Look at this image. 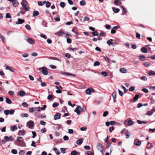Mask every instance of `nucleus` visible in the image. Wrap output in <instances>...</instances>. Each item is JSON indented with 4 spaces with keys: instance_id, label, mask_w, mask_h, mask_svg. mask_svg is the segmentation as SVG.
Returning a JSON list of instances; mask_svg holds the SVG:
<instances>
[{
    "instance_id": "nucleus-55",
    "label": "nucleus",
    "mask_w": 155,
    "mask_h": 155,
    "mask_svg": "<svg viewBox=\"0 0 155 155\" xmlns=\"http://www.w3.org/2000/svg\"><path fill=\"white\" fill-rule=\"evenodd\" d=\"M23 8V9L25 10L26 11H28L29 10V7H27L26 6H24L22 7Z\"/></svg>"
},
{
    "instance_id": "nucleus-26",
    "label": "nucleus",
    "mask_w": 155,
    "mask_h": 155,
    "mask_svg": "<svg viewBox=\"0 0 155 155\" xmlns=\"http://www.w3.org/2000/svg\"><path fill=\"white\" fill-rule=\"evenodd\" d=\"M55 34L57 35L58 36H60L63 35L64 34H66L62 31H59L56 34Z\"/></svg>"
},
{
    "instance_id": "nucleus-32",
    "label": "nucleus",
    "mask_w": 155,
    "mask_h": 155,
    "mask_svg": "<svg viewBox=\"0 0 155 155\" xmlns=\"http://www.w3.org/2000/svg\"><path fill=\"white\" fill-rule=\"evenodd\" d=\"M6 103L8 104H11L12 103V101L8 98H6Z\"/></svg>"
},
{
    "instance_id": "nucleus-38",
    "label": "nucleus",
    "mask_w": 155,
    "mask_h": 155,
    "mask_svg": "<svg viewBox=\"0 0 155 155\" xmlns=\"http://www.w3.org/2000/svg\"><path fill=\"white\" fill-rule=\"evenodd\" d=\"M128 124L129 125H132L134 124V122L132 120H130L128 121Z\"/></svg>"
},
{
    "instance_id": "nucleus-27",
    "label": "nucleus",
    "mask_w": 155,
    "mask_h": 155,
    "mask_svg": "<svg viewBox=\"0 0 155 155\" xmlns=\"http://www.w3.org/2000/svg\"><path fill=\"white\" fill-rule=\"evenodd\" d=\"M53 150L55 151L57 155H59L60 153L59 151L56 148H54Z\"/></svg>"
},
{
    "instance_id": "nucleus-60",
    "label": "nucleus",
    "mask_w": 155,
    "mask_h": 155,
    "mask_svg": "<svg viewBox=\"0 0 155 155\" xmlns=\"http://www.w3.org/2000/svg\"><path fill=\"white\" fill-rule=\"evenodd\" d=\"M117 93L116 92L114 91L112 94V96L113 98H116V94Z\"/></svg>"
},
{
    "instance_id": "nucleus-35",
    "label": "nucleus",
    "mask_w": 155,
    "mask_h": 155,
    "mask_svg": "<svg viewBox=\"0 0 155 155\" xmlns=\"http://www.w3.org/2000/svg\"><path fill=\"white\" fill-rule=\"evenodd\" d=\"M80 4L81 5L84 6L86 4V2L84 0H82L80 2Z\"/></svg>"
},
{
    "instance_id": "nucleus-2",
    "label": "nucleus",
    "mask_w": 155,
    "mask_h": 155,
    "mask_svg": "<svg viewBox=\"0 0 155 155\" xmlns=\"http://www.w3.org/2000/svg\"><path fill=\"white\" fill-rule=\"evenodd\" d=\"M97 149L100 151L102 155L103 153V145L101 143H98L97 144Z\"/></svg>"
},
{
    "instance_id": "nucleus-61",
    "label": "nucleus",
    "mask_w": 155,
    "mask_h": 155,
    "mask_svg": "<svg viewBox=\"0 0 155 155\" xmlns=\"http://www.w3.org/2000/svg\"><path fill=\"white\" fill-rule=\"evenodd\" d=\"M0 38L2 39V41L4 42L5 38V37L2 35H0Z\"/></svg>"
},
{
    "instance_id": "nucleus-40",
    "label": "nucleus",
    "mask_w": 155,
    "mask_h": 155,
    "mask_svg": "<svg viewBox=\"0 0 155 155\" xmlns=\"http://www.w3.org/2000/svg\"><path fill=\"white\" fill-rule=\"evenodd\" d=\"M92 35L94 36H97L98 35V33L97 31H93L92 32Z\"/></svg>"
},
{
    "instance_id": "nucleus-39",
    "label": "nucleus",
    "mask_w": 155,
    "mask_h": 155,
    "mask_svg": "<svg viewBox=\"0 0 155 155\" xmlns=\"http://www.w3.org/2000/svg\"><path fill=\"white\" fill-rule=\"evenodd\" d=\"M100 64V63L98 61H96L94 62V66H99Z\"/></svg>"
},
{
    "instance_id": "nucleus-24",
    "label": "nucleus",
    "mask_w": 155,
    "mask_h": 155,
    "mask_svg": "<svg viewBox=\"0 0 155 155\" xmlns=\"http://www.w3.org/2000/svg\"><path fill=\"white\" fill-rule=\"evenodd\" d=\"M152 147V144L150 142H148L147 146H146L147 149H150Z\"/></svg>"
},
{
    "instance_id": "nucleus-64",
    "label": "nucleus",
    "mask_w": 155,
    "mask_h": 155,
    "mask_svg": "<svg viewBox=\"0 0 155 155\" xmlns=\"http://www.w3.org/2000/svg\"><path fill=\"white\" fill-rule=\"evenodd\" d=\"M63 139L65 140H67L69 139V137L66 135L64 136L63 137Z\"/></svg>"
},
{
    "instance_id": "nucleus-8",
    "label": "nucleus",
    "mask_w": 155,
    "mask_h": 155,
    "mask_svg": "<svg viewBox=\"0 0 155 155\" xmlns=\"http://www.w3.org/2000/svg\"><path fill=\"white\" fill-rule=\"evenodd\" d=\"M26 41L30 44L33 45L35 43V41L32 38L27 37Z\"/></svg>"
},
{
    "instance_id": "nucleus-29",
    "label": "nucleus",
    "mask_w": 155,
    "mask_h": 155,
    "mask_svg": "<svg viewBox=\"0 0 155 155\" xmlns=\"http://www.w3.org/2000/svg\"><path fill=\"white\" fill-rule=\"evenodd\" d=\"M85 93H86V94H89V95L91 94V92L90 89L88 88V89H87L85 90Z\"/></svg>"
},
{
    "instance_id": "nucleus-31",
    "label": "nucleus",
    "mask_w": 155,
    "mask_h": 155,
    "mask_svg": "<svg viewBox=\"0 0 155 155\" xmlns=\"http://www.w3.org/2000/svg\"><path fill=\"white\" fill-rule=\"evenodd\" d=\"M139 58L140 60L142 61H144L145 60V57L143 55H140L139 56Z\"/></svg>"
},
{
    "instance_id": "nucleus-7",
    "label": "nucleus",
    "mask_w": 155,
    "mask_h": 155,
    "mask_svg": "<svg viewBox=\"0 0 155 155\" xmlns=\"http://www.w3.org/2000/svg\"><path fill=\"white\" fill-rule=\"evenodd\" d=\"M4 139L5 140L6 142L9 141H13L14 140L13 137L12 136H10L9 137L8 136H5L4 137Z\"/></svg>"
},
{
    "instance_id": "nucleus-4",
    "label": "nucleus",
    "mask_w": 155,
    "mask_h": 155,
    "mask_svg": "<svg viewBox=\"0 0 155 155\" xmlns=\"http://www.w3.org/2000/svg\"><path fill=\"white\" fill-rule=\"evenodd\" d=\"M8 1L12 2V3L13 6L15 7H16L18 5V2L17 0H7Z\"/></svg>"
},
{
    "instance_id": "nucleus-58",
    "label": "nucleus",
    "mask_w": 155,
    "mask_h": 155,
    "mask_svg": "<svg viewBox=\"0 0 155 155\" xmlns=\"http://www.w3.org/2000/svg\"><path fill=\"white\" fill-rule=\"evenodd\" d=\"M68 49L70 51L71 50V51H75L77 50V49L76 48H68Z\"/></svg>"
},
{
    "instance_id": "nucleus-45",
    "label": "nucleus",
    "mask_w": 155,
    "mask_h": 155,
    "mask_svg": "<svg viewBox=\"0 0 155 155\" xmlns=\"http://www.w3.org/2000/svg\"><path fill=\"white\" fill-rule=\"evenodd\" d=\"M121 87L124 90V93H126V92L128 91V90L124 86L121 85Z\"/></svg>"
},
{
    "instance_id": "nucleus-54",
    "label": "nucleus",
    "mask_w": 155,
    "mask_h": 155,
    "mask_svg": "<svg viewBox=\"0 0 155 155\" xmlns=\"http://www.w3.org/2000/svg\"><path fill=\"white\" fill-rule=\"evenodd\" d=\"M23 8V9L25 10L26 11H28L29 10V7H27L26 6H24L22 7Z\"/></svg>"
},
{
    "instance_id": "nucleus-16",
    "label": "nucleus",
    "mask_w": 155,
    "mask_h": 155,
    "mask_svg": "<svg viewBox=\"0 0 155 155\" xmlns=\"http://www.w3.org/2000/svg\"><path fill=\"white\" fill-rule=\"evenodd\" d=\"M61 74H62L64 75H73V76H75V75H73L70 73H67L66 72H64V71H61Z\"/></svg>"
},
{
    "instance_id": "nucleus-63",
    "label": "nucleus",
    "mask_w": 155,
    "mask_h": 155,
    "mask_svg": "<svg viewBox=\"0 0 155 155\" xmlns=\"http://www.w3.org/2000/svg\"><path fill=\"white\" fill-rule=\"evenodd\" d=\"M25 153V152L24 150H21L20 151L19 153L20 155H23Z\"/></svg>"
},
{
    "instance_id": "nucleus-37",
    "label": "nucleus",
    "mask_w": 155,
    "mask_h": 155,
    "mask_svg": "<svg viewBox=\"0 0 155 155\" xmlns=\"http://www.w3.org/2000/svg\"><path fill=\"white\" fill-rule=\"evenodd\" d=\"M6 18H12V16L10 13H7L6 15Z\"/></svg>"
},
{
    "instance_id": "nucleus-20",
    "label": "nucleus",
    "mask_w": 155,
    "mask_h": 155,
    "mask_svg": "<svg viewBox=\"0 0 155 155\" xmlns=\"http://www.w3.org/2000/svg\"><path fill=\"white\" fill-rule=\"evenodd\" d=\"M17 129V127L16 125H13L11 127V130L12 131H15Z\"/></svg>"
},
{
    "instance_id": "nucleus-28",
    "label": "nucleus",
    "mask_w": 155,
    "mask_h": 155,
    "mask_svg": "<svg viewBox=\"0 0 155 155\" xmlns=\"http://www.w3.org/2000/svg\"><path fill=\"white\" fill-rule=\"evenodd\" d=\"M137 122L139 124H146L147 123V121H141L139 120H137Z\"/></svg>"
},
{
    "instance_id": "nucleus-50",
    "label": "nucleus",
    "mask_w": 155,
    "mask_h": 155,
    "mask_svg": "<svg viewBox=\"0 0 155 155\" xmlns=\"http://www.w3.org/2000/svg\"><path fill=\"white\" fill-rule=\"evenodd\" d=\"M99 35L101 36H104V37H105L106 36V34L102 32H100Z\"/></svg>"
},
{
    "instance_id": "nucleus-23",
    "label": "nucleus",
    "mask_w": 155,
    "mask_h": 155,
    "mask_svg": "<svg viewBox=\"0 0 155 155\" xmlns=\"http://www.w3.org/2000/svg\"><path fill=\"white\" fill-rule=\"evenodd\" d=\"M142 52L144 53H146L147 52V48L145 47H143L141 48Z\"/></svg>"
},
{
    "instance_id": "nucleus-17",
    "label": "nucleus",
    "mask_w": 155,
    "mask_h": 155,
    "mask_svg": "<svg viewBox=\"0 0 155 155\" xmlns=\"http://www.w3.org/2000/svg\"><path fill=\"white\" fill-rule=\"evenodd\" d=\"M28 3V2L26 0H24L21 2V4L22 6V7L24 6H27V4Z\"/></svg>"
},
{
    "instance_id": "nucleus-43",
    "label": "nucleus",
    "mask_w": 155,
    "mask_h": 155,
    "mask_svg": "<svg viewBox=\"0 0 155 155\" xmlns=\"http://www.w3.org/2000/svg\"><path fill=\"white\" fill-rule=\"evenodd\" d=\"M111 142H108L106 145V148L107 149L109 148L110 146H111Z\"/></svg>"
},
{
    "instance_id": "nucleus-18",
    "label": "nucleus",
    "mask_w": 155,
    "mask_h": 155,
    "mask_svg": "<svg viewBox=\"0 0 155 155\" xmlns=\"http://www.w3.org/2000/svg\"><path fill=\"white\" fill-rule=\"evenodd\" d=\"M39 14V12L37 11H34L33 13V15L34 17H36Z\"/></svg>"
},
{
    "instance_id": "nucleus-53",
    "label": "nucleus",
    "mask_w": 155,
    "mask_h": 155,
    "mask_svg": "<svg viewBox=\"0 0 155 155\" xmlns=\"http://www.w3.org/2000/svg\"><path fill=\"white\" fill-rule=\"evenodd\" d=\"M101 74L104 77H106L107 76V74L105 71H102L101 72Z\"/></svg>"
},
{
    "instance_id": "nucleus-59",
    "label": "nucleus",
    "mask_w": 155,
    "mask_h": 155,
    "mask_svg": "<svg viewBox=\"0 0 155 155\" xmlns=\"http://www.w3.org/2000/svg\"><path fill=\"white\" fill-rule=\"evenodd\" d=\"M8 94L12 96L14 95L15 93L13 91H10L8 92Z\"/></svg>"
},
{
    "instance_id": "nucleus-52",
    "label": "nucleus",
    "mask_w": 155,
    "mask_h": 155,
    "mask_svg": "<svg viewBox=\"0 0 155 155\" xmlns=\"http://www.w3.org/2000/svg\"><path fill=\"white\" fill-rule=\"evenodd\" d=\"M25 28L27 29L28 30H30L31 29V27L30 26L28 25H26L25 26Z\"/></svg>"
},
{
    "instance_id": "nucleus-1",
    "label": "nucleus",
    "mask_w": 155,
    "mask_h": 155,
    "mask_svg": "<svg viewBox=\"0 0 155 155\" xmlns=\"http://www.w3.org/2000/svg\"><path fill=\"white\" fill-rule=\"evenodd\" d=\"M39 70L44 75H47L48 74L47 68L45 67H43L39 68Z\"/></svg>"
},
{
    "instance_id": "nucleus-15",
    "label": "nucleus",
    "mask_w": 155,
    "mask_h": 155,
    "mask_svg": "<svg viewBox=\"0 0 155 155\" xmlns=\"http://www.w3.org/2000/svg\"><path fill=\"white\" fill-rule=\"evenodd\" d=\"M84 139L83 138H81L78 140L76 141V143L78 145H80L81 144L83 141Z\"/></svg>"
},
{
    "instance_id": "nucleus-19",
    "label": "nucleus",
    "mask_w": 155,
    "mask_h": 155,
    "mask_svg": "<svg viewBox=\"0 0 155 155\" xmlns=\"http://www.w3.org/2000/svg\"><path fill=\"white\" fill-rule=\"evenodd\" d=\"M149 75H155V72L154 71L150 70L149 72L147 73Z\"/></svg>"
},
{
    "instance_id": "nucleus-41",
    "label": "nucleus",
    "mask_w": 155,
    "mask_h": 155,
    "mask_svg": "<svg viewBox=\"0 0 155 155\" xmlns=\"http://www.w3.org/2000/svg\"><path fill=\"white\" fill-rule=\"evenodd\" d=\"M139 95L138 94H136L135 95L134 97V100L136 101L138 100V98H139Z\"/></svg>"
},
{
    "instance_id": "nucleus-34",
    "label": "nucleus",
    "mask_w": 155,
    "mask_h": 155,
    "mask_svg": "<svg viewBox=\"0 0 155 155\" xmlns=\"http://www.w3.org/2000/svg\"><path fill=\"white\" fill-rule=\"evenodd\" d=\"M113 40L112 39H111L110 40H108L107 41V43L108 44V45L110 46L111 45H112V46H113V42H111V41H112Z\"/></svg>"
},
{
    "instance_id": "nucleus-44",
    "label": "nucleus",
    "mask_w": 155,
    "mask_h": 155,
    "mask_svg": "<svg viewBox=\"0 0 155 155\" xmlns=\"http://www.w3.org/2000/svg\"><path fill=\"white\" fill-rule=\"evenodd\" d=\"M77 154V152L76 151L74 150L72 151L71 153V155H76Z\"/></svg>"
},
{
    "instance_id": "nucleus-30",
    "label": "nucleus",
    "mask_w": 155,
    "mask_h": 155,
    "mask_svg": "<svg viewBox=\"0 0 155 155\" xmlns=\"http://www.w3.org/2000/svg\"><path fill=\"white\" fill-rule=\"evenodd\" d=\"M112 9L114 12L116 13L120 11L119 8H115L114 7L112 8Z\"/></svg>"
},
{
    "instance_id": "nucleus-36",
    "label": "nucleus",
    "mask_w": 155,
    "mask_h": 155,
    "mask_svg": "<svg viewBox=\"0 0 155 155\" xmlns=\"http://www.w3.org/2000/svg\"><path fill=\"white\" fill-rule=\"evenodd\" d=\"M60 6L62 8H64L65 6V4L64 2H62L60 3Z\"/></svg>"
},
{
    "instance_id": "nucleus-51",
    "label": "nucleus",
    "mask_w": 155,
    "mask_h": 155,
    "mask_svg": "<svg viewBox=\"0 0 155 155\" xmlns=\"http://www.w3.org/2000/svg\"><path fill=\"white\" fill-rule=\"evenodd\" d=\"M54 20L56 21H59L60 20V17L58 15L56 18H54Z\"/></svg>"
},
{
    "instance_id": "nucleus-14",
    "label": "nucleus",
    "mask_w": 155,
    "mask_h": 155,
    "mask_svg": "<svg viewBox=\"0 0 155 155\" xmlns=\"http://www.w3.org/2000/svg\"><path fill=\"white\" fill-rule=\"evenodd\" d=\"M53 125L55 126V128L56 130H58L60 128H63L61 124H53Z\"/></svg>"
},
{
    "instance_id": "nucleus-9",
    "label": "nucleus",
    "mask_w": 155,
    "mask_h": 155,
    "mask_svg": "<svg viewBox=\"0 0 155 155\" xmlns=\"http://www.w3.org/2000/svg\"><path fill=\"white\" fill-rule=\"evenodd\" d=\"M37 109V111H40V107H31L29 109V111L30 112H32L34 110V109Z\"/></svg>"
},
{
    "instance_id": "nucleus-33",
    "label": "nucleus",
    "mask_w": 155,
    "mask_h": 155,
    "mask_svg": "<svg viewBox=\"0 0 155 155\" xmlns=\"http://www.w3.org/2000/svg\"><path fill=\"white\" fill-rule=\"evenodd\" d=\"M59 105V103L58 102H54L52 105V106L54 108H55L58 106Z\"/></svg>"
},
{
    "instance_id": "nucleus-62",
    "label": "nucleus",
    "mask_w": 155,
    "mask_h": 155,
    "mask_svg": "<svg viewBox=\"0 0 155 155\" xmlns=\"http://www.w3.org/2000/svg\"><path fill=\"white\" fill-rule=\"evenodd\" d=\"M68 133L70 134H73V130L72 129H69L68 130Z\"/></svg>"
},
{
    "instance_id": "nucleus-22",
    "label": "nucleus",
    "mask_w": 155,
    "mask_h": 155,
    "mask_svg": "<svg viewBox=\"0 0 155 155\" xmlns=\"http://www.w3.org/2000/svg\"><path fill=\"white\" fill-rule=\"evenodd\" d=\"M48 58L49 59H50L56 60L60 62H61V60L60 59L55 57H48Z\"/></svg>"
},
{
    "instance_id": "nucleus-6",
    "label": "nucleus",
    "mask_w": 155,
    "mask_h": 155,
    "mask_svg": "<svg viewBox=\"0 0 155 155\" xmlns=\"http://www.w3.org/2000/svg\"><path fill=\"white\" fill-rule=\"evenodd\" d=\"M27 125L30 128H32L34 126V122L32 120H30L27 123Z\"/></svg>"
},
{
    "instance_id": "nucleus-13",
    "label": "nucleus",
    "mask_w": 155,
    "mask_h": 155,
    "mask_svg": "<svg viewBox=\"0 0 155 155\" xmlns=\"http://www.w3.org/2000/svg\"><path fill=\"white\" fill-rule=\"evenodd\" d=\"M5 66L6 68V69L10 71L13 72H14V69L10 66H8L6 65H5Z\"/></svg>"
},
{
    "instance_id": "nucleus-42",
    "label": "nucleus",
    "mask_w": 155,
    "mask_h": 155,
    "mask_svg": "<svg viewBox=\"0 0 155 155\" xmlns=\"http://www.w3.org/2000/svg\"><path fill=\"white\" fill-rule=\"evenodd\" d=\"M121 8L123 9L122 13V15H124V14H125L127 12V11L126 10L125 8H124L122 6H121Z\"/></svg>"
},
{
    "instance_id": "nucleus-56",
    "label": "nucleus",
    "mask_w": 155,
    "mask_h": 155,
    "mask_svg": "<svg viewBox=\"0 0 155 155\" xmlns=\"http://www.w3.org/2000/svg\"><path fill=\"white\" fill-rule=\"evenodd\" d=\"M120 1L119 0H115L114 2V4L116 5H117L118 3L119 4V5L121 4V3L120 2H119Z\"/></svg>"
},
{
    "instance_id": "nucleus-10",
    "label": "nucleus",
    "mask_w": 155,
    "mask_h": 155,
    "mask_svg": "<svg viewBox=\"0 0 155 155\" xmlns=\"http://www.w3.org/2000/svg\"><path fill=\"white\" fill-rule=\"evenodd\" d=\"M141 141L138 139L135 140L134 144L137 146H140L141 145Z\"/></svg>"
},
{
    "instance_id": "nucleus-5",
    "label": "nucleus",
    "mask_w": 155,
    "mask_h": 155,
    "mask_svg": "<svg viewBox=\"0 0 155 155\" xmlns=\"http://www.w3.org/2000/svg\"><path fill=\"white\" fill-rule=\"evenodd\" d=\"M81 109V107L80 105L78 106L74 110V111L78 115L80 114V111Z\"/></svg>"
},
{
    "instance_id": "nucleus-48",
    "label": "nucleus",
    "mask_w": 155,
    "mask_h": 155,
    "mask_svg": "<svg viewBox=\"0 0 155 155\" xmlns=\"http://www.w3.org/2000/svg\"><path fill=\"white\" fill-rule=\"evenodd\" d=\"M144 65L146 67H148L150 66V64L147 62H145L144 63Z\"/></svg>"
},
{
    "instance_id": "nucleus-46",
    "label": "nucleus",
    "mask_w": 155,
    "mask_h": 155,
    "mask_svg": "<svg viewBox=\"0 0 155 155\" xmlns=\"http://www.w3.org/2000/svg\"><path fill=\"white\" fill-rule=\"evenodd\" d=\"M51 5V3L49 2L48 1H47V3L46 4V6L47 8H48Z\"/></svg>"
},
{
    "instance_id": "nucleus-21",
    "label": "nucleus",
    "mask_w": 155,
    "mask_h": 155,
    "mask_svg": "<svg viewBox=\"0 0 155 155\" xmlns=\"http://www.w3.org/2000/svg\"><path fill=\"white\" fill-rule=\"evenodd\" d=\"M25 92L24 91H20L19 92V94L21 97H23L25 95Z\"/></svg>"
},
{
    "instance_id": "nucleus-25",
    "label": "nucleus",
    "mask_w": 155,
    "mask_h": 155,
    "mask_svg": "<svg viewBox=\"0 0 155 155\" xmlns=\"http://www.w3.org/2000/svg\"><path fill=\"white\" fill-rule=\"evenodd\" d=\"M120 71L122 73H125L126 72V69L125 68H122L120 69Z\"/></svg>"
},
{
    "instance_id": "nucleus-3",
    "label": "nucleus",
    "mask_w": 155,
    "mask_h": 155,
    "mask_svg": "<svg viewBox=\"0 0 155 155\" xmlns=\"http://www.w3.org/2000/svg\"><path fill=\"white\" fill-rule=\"evenodd\" d=\"M15 110L13 109L6 110L4 111V113L5 115H7L8 114L12 115L14 114Z\"/></svg>"
},
{
    "instance_id": "nucleus-47",
    "label": "nucleus",
    "mask_w": 155,
    "mask_h": 155,
    "mask_svg": "<svg viewBox=\"0 0 155 155\" xmlns=\"http://www.w3.org/2000/svg\"><path fill=\"white\" fill-rule=\"evenodd\" d=\"M153 112L151 111H148L147 112L146 114L147 115L150 116L152 115Z\"/></svg>"
},
{
    "instance_id": "nucleus-57",
    "label": "nucleus",
    "mask_w": 155,
    "mask_h": 155,
    "mask_svg": "<svg viewBox=\"0 0 155 155\" xmlns=\"http://www.w3.org/2000/svg\"><path fill=\"white\" fill-rule=\"evenodd\" d=\"M22 105L25 107H27L28 105V104L25 102L23 103L22 104Z\"/></svg>"
},
{
    "instance_id": "nucleus-11",
    "label": "nucleus",
    "mask_w": 155,
    "mask_h": 155,
    "mask_svg": "<svg viewBox=\"0 0 155 155\" xmlns=\"http://www.w3.org/2000/svg\"><path fill=\"white\" fill-rule=\"evenodd\" d=\"M25 22V20L24 19H22L20 18H18L17 21H16L15 23L17 25L19 24H22Z\"/></svg>"
},
{
    "instance_id": "nucleus-49",
    "label": "nucleus",
    "mask_w": 155,
    "mask_h": 155,
    "mask_svg": "<svg viewBox=\"0 0 155 155\" xmlns=\"http://www.w3.org/2000/svg\"><path fill=\"white\" fill-rule=\"evenodd\" d=\"M11 152L14 154H16L17 153V150L15 149H12L11 150Z\"/></svg>"
},
{
    "instance_id": "nucleus-12",
    "label": "nucleus",
    "mask_w": 155,
    "mask_h": 155,
    "mask_svg": "<svg viewBox=\"0 0 155 155\" xmlns=\"http://www.w3.org/2000/svg\"><path fill=\"white\" fill-rule=\"evenodd\" d=\"M61 115V113H57L54 116V119L56 120L59 119L60 118V116Z\"/></svg>"
}]
</instances>
